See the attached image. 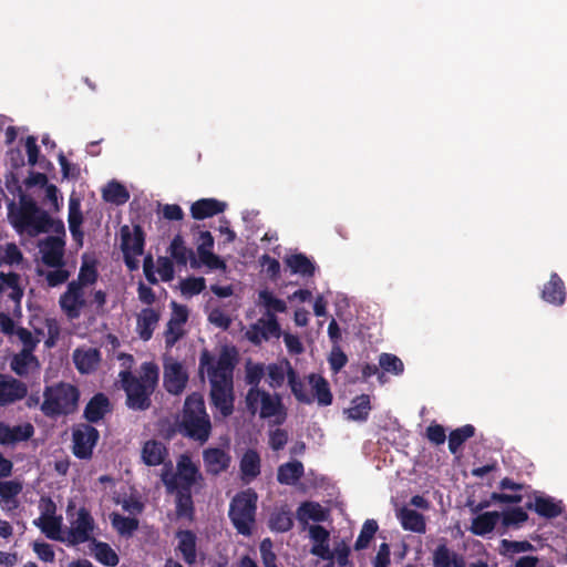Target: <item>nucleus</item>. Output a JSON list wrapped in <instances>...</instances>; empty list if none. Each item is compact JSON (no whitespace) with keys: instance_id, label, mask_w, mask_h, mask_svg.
I'll list each match as a JSON object with an SVG mask.
<instances>
[{"instance_id":"f257e3e1","label":"nucleus","mask_w":567,"mask_h":567,"mask_svg":"<svg viewBox=\"0 0 567 567\" xmlns=\"http://www.w3.org/2000/svg\"><path fill=\"white\" fill-rule=\"evenodd\" d=\"M8 210L10 223L19 234L35 237L54 230L64 235L63 223L52 219L48 212L41 209L37 202L25 194L20 195L18 207L12 202L9 204Z\"/></svg>"},{"instance_id":"f03ea898","label":"nucleus","mask_w":567,"mask_h":567,"mask_svg":"<svg viewBox=\"0 0 567 567\" xmlns=\"http://www.w3.org/2000/svg\"><path fill=\"white\" fill-rule=\"evenodd\" d=\"M121 386L125 392V405L132 411H146L152 405V395L155 392L159 369L154 362H144L141 365L140 377L131 370L118 373Z\"/></svg>"},{"instance_id":"7ed1b4c3","label":"nucleus","mask_w":567,"mask_h":567,"mask_svg":"<svg viewBox=\"0 0 567 567\" xmlns=\"http://www.w3.org/2000/svg\"><path fill=\"white\" fill-rule=\"evenodd\" d=\"M179 432L200 444L208 441L212 434V422L200 393L193 392L186 396L179 422Z\"/></svg>"},{"instance_id":"20e7f679","label":"nucleus","mask_w":567,"mask_h":567,"mask_svg":"<svg viewBox=\"0 0 567 567\" xmlns=\"http://www.w3.org/2000/svg\"><path fill=\"white\" fill-rule=\"evenodd\" d=\"M42 395L43 401L40 411L44 416L55 420L72 415L78 411L81 392L76 385L60 381L45 385Z\"/></svg>"},{"instance_id":"39448f33","label":"nucleus","mask_w":567,"mask_h":567,"mask_svg":"<svg viewBox=\"0 0 567 567\" xmlns=\"http://www.w3.org/2000/svg\"><path fill=\"white\" fill-rule=\"evenodd\" d=\"M258 495L252 488L237 493L230 504L228 516L237 533L250 536L256 522Z\"/></svg>"},{"instance_id":"423d86ee","label":"nucleus","mask_w":567,"mask_h":567,"mask_svg":"<svg viewBox=\"0 0 567 567\" xmlns=\"http://www.w3.org/2000/svg\"><path fill=\"white\" fill-rule=\"evenodd\" d=\"M237 363V351L235 348L225 347L218 355L217 361L208 350H203L199 357V370H206L209 383L234 384V370Z\"/></svg>"},{"instance_id":"0eeeda50","label":"nucleus","mask_w":567,"mask_h":567,"mask_svg":"<svg viewBox=\"0 0 567 567\" xmlns=\"http://www.w3.org/2000/svg\"><path fill=\"white\" fill-rule=\"evenodd\" d=\"M161 480L166 487L167 493L173 494L175 489H190L203 480L198 466L192 461L188 454H182L176 463V472L171 468H164Z\"/></svg>"},{"instance_id":"6e6552de","label":"nucleus","mask_w":567,"mask_h":567,"mask_svg":"<svg viewBox=\"0 0 567 567\" xmlns=\"http://www.w3.org/2000/svg\"><path fill=\"white\" fill-rule=\"evenodd\" d=\"M245 404L247 410L255 415L259 409V416L261 419L278 417L277 424L285 422L287 412L282 403V398L279 393L270 394L265 390H248L245 396Z\"/></svg>"},{"instance_id":"1a4fd4ad","label":"nucleus","mask_w":567,"mask_h":567,"mask_svg":"<svg viewBox=\"0 0 567 567\" xmlns=\"http://www.w3.org/2000/svg\"><path fill=\"white\" fill-rule=\"evenodd\" d=\"M100 440V432L89 423H79L72 429V453L80 460H90Z\"/></svg>"},{"instance_id":"9d476101","label":"nucleus","mask_w":567,"mask_h":567,"mask_svg":"<svg viewBox=\"0 0 567 567\" xmlns=\"http://www.w3.org/2000/svg\"><path fill=\"white\" fill-rule=\"evenodd\" d=\"M94 528L95 522L90 511L85 507H80L76 512V517L71 520L65 542L69 546L92 542Z\"/></svg>"},{"instance_id":"9b49d317","label":"nucleus","mask_w":567,"mask_h":567,"mask_svg":"<svg viewBox=\"0 0 567 567\" xmlns=\"http://www.w3.org/2000/svg\"><path fill=\"white\" fill-rule=\"evenodd\" d=\"M280 336V324L276 315L271 311H266L265 316L250 324L246 331V338L255 346H259L262 341H268L270 338L279 339Z\"/></svg>"},{"instance_id":"f8f14e48","label":"nucleus","mask_w":567,"mask_h":567,"mask_svg":"<svg viewBox=\"0 0 567 567\" xmlns=\"http://www.w3.org/2000/svg\"><path fill=\"white\" fill-rule=\"evenodd\" d=\"M55 503L48 498L41 516L33 520V524L41 529V532L52 540L65 542L61 535L62 517L55 516Z\"/></svg>"},{"instance_id":"ddd939ff","label":"nucleus","mask_w":567,"mask_h":567,"mask_svg":"<svg viewBox=\"0 0 567 567\" xmlns=\"http://www.w3.org/2000/svg\"><path fill=\"white\" fill-rule=\"evenodd\" d=\"M64 247L65 241L60 236H48L40 240L39 249L42 262L51 268L64 267Z\"/></svg>"},{"instance_id":"4468645a","label":"nucleus","mask_w":567,"mask_h":567,"mask_svg":"<svg viewBox=\"0 0 567 567\" xmlns=\"http://www.w3.org/2000/svg\"><path fill=\"white\" fill-rule=\"evenodd\" d=\"M59 303L69 319H78L86 306L83 288L79 287V284L69 282L66 290L60 296Z\"/></svg>"},{"instance_id":"2eb2a0df","label":"nucleus","mask_w":567,"mask_h":567,"mask_svg":"<svg viewBox=\"0 0 567 567\" xmlns=\"http://www.w3.org/2000/svg\"><path fill=\"white\" fill-rule=\"evenodd\" d=\"M28 394V385L10 375L0 373V408L14 404Z\"/></svg>"},{"instance_id":"dca6fc26","label":"nucleus","mask_w":567,"mask_h":567,"mask_svg":"<svg viewBox=\"0 0 567 567\" xmlns=\"http://www.w3.org/2000/svg\"><path fill=\"white\" fill-rule=\"evenodd\" d=\"M432 567H466V558L450 546L447 538L442 537L432 550Z\"/></svg>"},{"instance_id":"f3484780","label":"nucleus","mask_w":567,"mask_h":567,"mask_svg":"<svg viewBox=\"0 0 567 567\" xmlns=\"http://www.w3.org/2000/svg\"><path fill=\"white\" fill-rule=\"evenodd\" d=\"M112 411L113 405L109 396L103 392H97L86 403L83 419L91 425L99 424Z\"/></svg>"},{"instance_id":"a211bd4d","label":"nucleus","mask_w":567,"mask_h":567,"mask_svg":"<svg viewBox=\"0 0 567 567\" xmlns=\"http://www.w3.org/2000/svg\"><path fill=\"white\" fill-rule=\"evenodd\" d=\"M210 403L227 417L234 412V384H210Z\"/></svg>"},{"instance_id":"6ab92c4d","label":"nucleus","mask_w":567,"mask_h":567,"mask_svg":"<svg viewBox=\"0 0 567 567\" xmlns=\"http://www.w3.org/2000/svg\"><path fill=\"white\" fill-rule=\"evenodd\" d=\"M197 254L200 261L210 269H225L226 264L213 252L214 237L208 230L199 231L196 239Z\"/></svg>"},{"instance_id":"aec40b11","label":"nucleus","mask_w":567,"mask_h":567,"mask_svg":"<svg viewBox=\"0 0 567 567\" xmlns=\"http://www.w3.org/2000/svg\"><path fill=\"white\" fill-rule=\"evenodd\" d=\"M525 508L534 511L540 517L551 519L559 516L564 512L561 501L556 502L553 497L534 493V499L525 504Z\"/></svg>"},{"instance_id":"412c9836","label":"nucleus","mask_w":567,"mask_h":567,"mask_svg":"<svg viewBox=\"0 0 567 567\" xmlns=\"http://www.w3.org/2000/svg\"><path fill=\"white\" fill-rule=\"evenodd\" d=\"M203 461L206 472L217 476L229 468L231 456L220 447H208L203 451Z\"/></svg>"},{"instance_id":"4be33fe9","label":"nucleus","mask_w":567,"mask_h":567,"mask_svg":"<svg viewBox=\"0 0 567 567\" xmlns=\"http://www.w3.org/2000/svg\"><path fill=\"white\" fill-rule=\"evenodd\" d=\"M188 381V375L179 362H173L164 367V388L174 395L181 394Z\"/></svg>"},{"instance_id":"5701e85b","label":"nucleus","mask_w":567,"mask_h":567,"mask_svg":"<svg viewBox=\"0 0 567 567\" xmlns=\"http://www.w3.org/2000/svg\"><path fill=\"white\" fill-rule=\"evenodd\" d=\"M122 234V251L123 254H133L141 256L144 252L145 234L140 225H134L133 233L130 231L127 226L121 230Z\"/></svg>"},{"instance_id":"b1692460","label":"nucleus","mask_w":567,"mask_h":567,"mask_svg":"<svg viewBox=\"0 0 567 567\" xmlns=\"http://www.w3.org/2000/svg\"><path fill=\"white\" fill-rule=\"evenodd\" d=\"M542 299L554 306H563L566 301V287L557 272H551L548 282L542 290Z\"/></svg>"},{"instance_id":"393cba45","label":"nucleus","mask_w":567,"mask_h":567,"mask_svg":"<svg viewBox=\"0 0 567 567\" xmlns=\"http://www.w3.org/2000/svg\"><path fill=\"white\" fill-rule=\"evenodd\" d=\"M178 540L177 550L187 565H193L197 559V536L190 529H179L176 532Z\"/></svg>"},{"instance_id":"a878e982","label":"nucleus","mask_w":567,"mask_h":567,"mask_svg":"<svg viewBox=\"0 0 567 567\" xmlns=\"http://www.w3.org/2000/svg\"><path fill=\"white\" fill-rule=\"evenodd\" d=\"M227 204L216 198H202L190 206V215L196 220H203L224 213Z\"/></svg>"},{"instance_id":"bb28decb","label":"nucleus","mask_w":567,"mask_h":567,"mask_svg":"<svg viewBox=\"0 0 567 567\" xmlns=\"http://www.w3.org/2000/svg\"><path fill=\"white\" fill-rule=\"evenodd\" d=\"M101 361V352L96 348L86 350L76 349L73 352V362L78 371L82 374L93 372Z\"/></svg>"},{"instance_id":"cd10ccee","label":"nucleus","mask_w":567,"mask_h":567,"mask_svg":"<svg viewBox=\"0 0 567 567\" xmlns=\"http://www.w3.org/2000/svg\"><path fill=\"white\" fill-rule=\"evenodd\" d=\"M167 447L156 440H148L142 449V460L147 466L161 465L167 456Z\"/></svg>"},{"instance_id":"c85d7f7f","label":"nucleus","mask_w":567,"mask_h":567,"mask_svg":"<svg viewBox=\"0 0 567 567\" xmlns=\"http://www.w3.org/2000/svg\"><path fill=\"white\" fill-rule=\"evenodd\" d=\"M159 320V313L153 308H144L137 316L136 328L142 340L148 341Z\"/></svg>"},{"instance_id":"c756f323","label":"nucleus","mask_w":567,"mask_h":567,"mask_svg":"<svg viewBox=\"0 0 567 567\" xmlns=\"http://www.w3.org/2000/svg\"><path fill=\"white\" fill-rule=\"evenodd\" d=\"M327 518L328 512L317 502H303L297 509V519L303 525L309 520L324 522Z\"/></svg>"},{"instance_id":"7c9ffc66","label":"nucleus","mask_w":567,"mask_h":567,"mask_svg":"<svg viewBox=\"0 0 567 567\" xmlns=\"http://www.w3.org/2000/svg\"><path fill=\"white\" fill-rule=\"evenodd\" d=\"M398 516L403 529L419 534L425 533L426 524L424 516L417 511L403 507L400 509Z\"/></svg>"},{"instance_id":"2f4dec72","label":"nucleus","mask_w":567,"mask_h":567,"mask_svg":"<svg viewBox=\"0 0 567 567\" xmlns=\"http://www.w3.org/2000/svg\"><path fill=\"white\" fill-rule=\"evenodd\" d=\"M308 382L312 386L313 393L311 396L317 399L320 405H330L333 396L329 386L328 381L320 374L310 373L308 375Z\"/></svg>"},{"instance_id":"473e14b6","label":"nucleus","mask_w":567,"mask_h":567,"mask_svg":"<svg viewBox=\"0 0 567 567\" xmlns=\"http://www.w3.org/2000/svg\"><path fill=\"white\" fill-rule=\"evenodd\" d=\"M501 518V513L485 512L473 518L470 530L477 536H484L492 533Z\"/></svg>"},{"instance_id":"72a5a7b5","label":"nucleus","mask_w":567,"mask_h":567,"mask_svg":"<svg viewBox=\"0 0 567 567\" xmlns=\"http://www.w3.org/2000/svg\"><path fill=\"white\" fill-rule=\"evenodd\" d=\"M171 257L175 260L178 266H186L190 260L192 266L196 265L195 254L193 249L185 246L183 237L178 234L171 241L168 248Z\"/></svg>"},{"instance_id":"f704fd0d","label":"nucleus","mask_w":567,"mask_h":567,"mask_svg":"<svg viewBox=\"0 0 567 567\" xmlns=\"http://www.w3.org/2000/svg\"><path fill=\"white\" fill-rule=\"evenodd\" d=\"M303 474V464L300 461H291L278 467L277 481L284 485H295Z\"/></svg>"},{"instance_id":"c9c22d12","label":"nucleus","mask_w":567,"mask_h":567,"mask_svg":"<svg viewBox=\"0 0 567 567\" xmlns=\"http://www.w3.org/2000/svg\"><path fill=\"white\" fill-rule=\"evenodd\" d=\"M241 477L250 482L260 474V456L255 450H247L239 463Z\"/></svg>"},{"instance_id":"e433bc0d","label":"nucleus","mask_w":567,"mask_h":567,"mask_svg":"<svg viewBox=\"0 0 567 567\" xmlns=\"http://www.w3.org/2000/svg\"><path fill=\"white\" fill-rule=\"evenodd\" d=\"M289 369H293L289 360L285 359L279 363H269L266 367V375L268 385L271 389H278L288 379Z\"/></svg>"},{"instance_id":"4c0bfd02","label":"nucleus","mask_w":567,"mask_h":567,"mask_svg":"<svg viewBox=\"0 0 567 567\" xmlns=\"http://www.w3.org/2000/svg\"><path fill=\"white\" fill-rule=\"evenodd\" d=\"M371 409L370 396L361 394L352 400L351 406L344 413L348 420L364 422L368 420Z\"/></svg>"},{"instance_id":"58836bf2","label":"nucleus","mask_w":567,"mask_h":567,"mask_svg":"<svg viewBox=\"0 0 567 567\" xmlns=\"http://www.w3.org/2000/svg\"><path fill=\"white\" fill-rule=\"evenodd\" d=\"M92 553L94 558L102 565L107 567H115L120 563V557L116 551L104 542L92 539Z\"/></svg>"},{"instance_id":"ea45409f","label":"nucleus","mask_w":567,"mask_h":567,"mask_svg":"<svg viewBox=\"0 0 567 567\" xmlns=\"http://www.w3.org/2000/svg\"><path fill=\"white\" fill-rule=\"evenodd\" d=\"M288 385L290 386L291 393L299 403L310 404L313 402L311 393L307 389V384L299 377L295 369H289L288 373Z\"/></svg>"},{"instance_id":"a19ab883","label":"nucleus","mask_w":567,"mask_h":567,"mask_svg":"<svg viewBox=\"0 0 567 567\" xmlns=\"http://www.w3.org/2000/svg\"><path fill=\"white\" fill-rule=\"evenodd\" d=\"M285 262L292 274L303 277H312L315 275V264L303 254L291 255L285 259Z\"/></svg>"},{"instance_id":"79ce46f5","label":"nucleus","mask_w":567,"mask_h":567,"mask_svg":"<svg viewBox=\"0 0 567 567\" xmlns=\"http://www.w3.org/2000/svg\"><path fill=\"white\" fill-rule=\"evenodd\" d=\"M268 526L276 533L289 532L293 526L292 513L287 507L276 509L270 514Z\"/></svg>"},{"instance_id":"37998d69","label":"nucleus","mask_w":567,"mask_h":567,"mask_svg":"<svg viewBox=\"0 0 567 567\" xmlns=\"http://www.w3.org/2000/svg\"><path fill=\"white\" fill-rule=\"evenodd\" d=\"M32 363L38 364L35 355L32 354L30 349H22L12 357L10 368L17 375L27 377Z\"/></svg>"},{"instance_id":"c03bdc74","label":"nucleus","mask_w":567,"mask_h":567,"mask_svg":"<svg viewBox=\"0 0 567 567\" xmlns=\"http://www.w3.org/2000/svg\"><path fill=\"white\" fill-rule=\"evenodd\" d=\"M69 229L74 239L81 240L83 237V231L81 230V225L83 223V215L81 212V205L79 199L70 198L69 202Z\"/></svg>"},{"instance_id":"a18cd8bd","label":"nucleus","mask_w":567,"mask_h":567,"mask_svg":"<svg viewBox=\"0 0 567 567\" xmlns=\"http://www.w3.org/2000/svg\"><path fill=\"white\" fill-rule=\"evenodd\" d=\"M475 434V427L466 424L451 431L449 435V450L452 454H456L461 446Z\"/></svg>"},{"instance_id":"49530a36","label":"nucleus","mask_w":567,"mask_h":567,"mask_svg":"<svg viewBox=\"0 0 567 567\" xmlns=\"http://www.w3.org/2000/svg\"><path fill=\"white\" fill-rule=\"evenodd\" d=\"M502 527L504 528V534L506 529L514 527L519 528L524 523L528 520V514L522 507H514L508 511H504L501 513Z\"/></svg>"},{"instance_id":"de8ad7c7","label":"nucleus","mask_w":567,"mask_h":567,"mask_svg":"<svg viewBox=\"0 0 567 567\" xmlns=\"http://www.w3.org/2000/svg\"><path fill=\"white\" fill-rule=\"evenodd\" d=\"M266 375V365L264 363H254L248 360L245 364V382L250 386L248 390H261L259 384Z\"/></svg>"},{"instance_id":"09e8293b","label":"nucleus","mask_w":567,"mask_h":567,"mask_svg":"<svg viewBox=\"0 0 567 567\" xmlns=\"http://www.w3.org/2000/svg\"><path fill=\"white\" fill-rule=\"evenodd\" d=\"M8 445L29 441L34 435V426L30 422L18 425L8 424Z\"/></svg>"},{"instance_id":"8fccbe9b","label":"nucleus","mask_w":567,"mask_h":567,"mask_svg":"<svg viewBox=\"0 0 567 567\" xmlns=\"http://www.w3.org/2000/svg\"><path fill=\"white\" fill-rule=\"evenodd\" d=\"M103 198L109 203L122 205L128 200L130 193L124 185L113 181L110 182L104 189Z\"/></svg>"},{"instance_id":"3c124183","label":"nucleus","mask_w":567,"mask_h":567,"mask_svg":"<svg viewBox=\"0 0 567 567\" xmlns=\"http://www.w3.org/2000/svg\"><path fill=\"white\" fill-rule=\"evenodd\" d=\"M112 526L122 536H132L138 528V519L135 517L122 516L117 513L111 515Z\"/></svg>"},{"instance_id":"603ef678","label":"nucleus","mask_w":567,"mask_h":567,"mask_svg":"<svg viewBox=\"0 0 567 567\" xmlns=\"http://www.w3.org/2000/svg\"><path fill=\"white\" fill-rule=\"evenodd\" d=\"M379 367L382 370L381 373H391L400 375L404 372V364L402 360L392 353L383 352L379 355Z\"/></svg>"},{"instance_id":"864d4df0","label":"nucleus","mask_w":567,"mask_h":567,"mask_svg":"<svg viewBox=\"0 0 567 567\" xmlns=\"http://www.w3.org/2000/svg\"><path fill=\"white\" fill-rule=\"evenodd\" d=\"M379 529L378 523L374 519H367L361 528V532L354 543L355 550H362L369 547L371 540Z\"/></svg>"},{"instance_id":"5fc2aeb1","label":"nucleus","mask_w":567,"mask_h":567,"mask_svg":"<svg viewBox=\"0 0 567 567\" xmlns=\"http://www.w3.org/2000/svg\"><path fill=\"white\" fill-rule=\"evenodd\" d=\"M176 514L178 517H190L194 513V503L190 489H175Z\"/></svg>"},{"instance_id":"6e6d98bb","label":"nucleus","mask_w":567,"mask_h":567,"mask_svg":"<svg viewBox=\"0 0 567 567\" xmlns=\"http://www.w3.org/2000/svg\"><path fill=\"white\" fill-rule=\"evenodd\" d=\"M99 277L97 269L94 264H82L78 280H72L71 282L79 284V287L84 288L87 285H93L96 282Z\"/></svg>"},{"instance_id":"4d7b16f0","label":"nucleus","mask_w":567,"mask_h":567,"mask_svg":"<svg viewBox=\"0 0 567 567\" xmlns=\"http://www.w3.org/2000/svg\"><path fill=\"white\" fill-rule=\"evenodd\" d=\"M258 296L259 300L266 307V311H271L276 315V312H285L287 310L286 302L275 297L270 291L261 290Z\"/></svg>"},{"instance_id":"13d9d810","label":"nucleus","mask_w":567,"mask_h":567,"mask_svg":"<svg viewBox=\"0 0 567 567\" xmlns=\"http://www.w3.org/2000/svg\"><path fill=\"white\" fill-rule=\"evenodd\" d=\"M23 491V483L20 480L2 481L0 478V499L8 501L18 497Z\"/></svg>"},{"instance_id":"bf43d9fd","label":"nucleus","mask_w":567,"mask_h":567,"mask_svg":"<svg viewBox=\"0 0 567 567\" xmlns=\"http://www.w3.org/2000/svg\"><path fill=\"white\" fill-rule=\"evenodd\" d=\"M23 260V255L14 243L6 245L4 250L0 254V267L2 265H19Z\"/></svg>"},{"instance_id":"052dcab7","label":"nucleus","mask_w":567,"mask_h":567,"mask_svg":"<svg viewBox=\"0 0 567 567\" xmlns=\"http://www.w3.org/2000/svg\"><path fill=\"white\" fill-rule=\"evenodd\" d=\"M206 287L203 277H189L181 282V291L185 296L199 295Z\"/></svg>"},{"instance_id":"680f3d73","label":"nucleus","mask_w":567,"mask_h":567,"mask_svg":"<svg viewBox=\"0 0 567 567\" xmlns=\"http://www.w3.org/2000/svg\"><path fill=\"white\" fill-rule=\"evenodd\" d=\"M274 544L270 538H265L259 545L260 556L264 567H278L277 556L274 551Z\"/></svg>"},{"instance_id":"e2e57ef3","label":"nucleus","mask_w":567,"mask_h":567,"mask_svg":"<svg viewBox=\"0 0 567 567\" xmlns=\"http://www.w3.org/2000/svg\"><path fill=\"white\" fill-rule=\"evenodd\" d=\"M501 546L505 553H513V554L532 551L535 549L534 545L530 544L528 540L502 539Z\"/></svg>"},{"instance_id":"0e129e2a","label":"nucleus","mask_w":567,"mask_h":567,"mask_svg":"<svg viewBox=\"0 0 567 567\" xmlns=\"http://www.w3.org/2000/svg\"><path fill=\"white\" fill-rule=\"evenodd\" d=\"M33 551L38 555V557L45 563H53L55 558V554L53 547L44 542H34L32 544Z\"/></svg>"},{"instance_id":"69168bd1","label":"nucleus","mask_w":567,"mask_h":567,"mask_svg":"<svg viewBox=\"0 0 567 567\" xmlns=\"http://www.w3.org/2000/svg\"><path fill=\"white\" fill-rule=\"evenodd\" d=\"M171 306L173 309V315L169 319V327H182L188 319V310L186 306L178 305L176 301H172Z\"/></svg>"},{"instance_id":"338daca9","label":"nucleus","mask_w":567,"mask_h":567,"mask_svg":"<svg viewBox=\"0 0 567 567\" xmlns=\"http://www.w3.org/2000/svg\"><path fill=\"white\" fill-rule=\"evenodd\" d=\"M328 361L330 369L338 373L347 364L348 357L339 347H336L332 349Z\"/></svg>"},{"instance_id":"774afa93","label":"nucleus","mask_w":567,"mask_h":567,"mask_svg":"<svg viewBox=\"0 0 567 567\" xmlns=\"http://www.w3.org/2000/svg\"><path fill=\"white\" fill-rule=\"evenodd\" d=\"M426 439L434 445L443 444L446 440L445 429L441 424H430L426 427Z\"/></svg>"}]
</instances>
